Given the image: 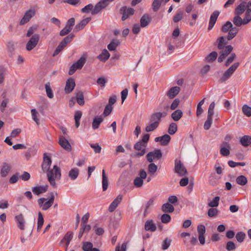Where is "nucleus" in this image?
I'll use <instances>...</instances> for the list:
<instances>
[{"label":"nucleus","mask_w":251,"mask_h":251,"mask_svg":"<svg viewBox=\"0 0 251 251\" xmlns=\"http://www.w3.org/2000/svg\"><path fill=\"white\" fill-rule=\"evenodd\" d=\"M102 190L103 191H106L108 186V177L106 176L104 170L102 171Z\"/></svg>","instance_id":"393cba45"},{"label":"nucleus","mask_w":251,"mask_h":251,"mask_svg":"<svg viewBox=\"0 0 251 251\" xmlns=\"http://www.w3.org/2000/svg\"><path fill=\"white\" fill-rule=\"evenodd\" d=\"M162 156V152L160 150L156 149L153 151L149 152L146 155L148 161L150 162H152L156 159H159Z\"/></svg>","instance_id":"1a4fd4ad"},{"label":"nucleus","mask_w":251,"mask_h":251,"mask_svg":"<svg viewBox=\"0 0 251 251\" xmlns=\"http://www.w3.org/2000/svg\"><path fill=\"white\" fill-rule=\"evenodd\" d=\"M248 180L247 177L244 176H240L236 178V182L239 185H245L247 183Z\"/></svg>","instance_id":"79ce46f5"},{"label":"nucleus","mask_w":251,"mask_h":251,"mask_svg":"<svg viewBox=\"0 0 251 251\" xmlns=\"http://www.w3.org/2000/svg\"><path fill=\"white\" fill-rule=\"evenodd\" d=\"M217 55L218 54L217 52L214 51H212L205 57V60L207 62H212L217 58Z\"/></svg>","instance_id":"a19ab883"},{"label":"nucleus","mask_w":251,"mask_h":251,"mask_svg":"<svg viewBox=\"0 0 251 251\" xmlns=\"http://www.w3.org/2000/svg\"><path fill=\"white\" fill-rule=\"evenodd\" d=\"M212 123V117L207 116V120H206L204 124V129L205 130L209 129L211 126Z\"/></svg>","instance_id":"5fc2aeb1"},{"label":"nucleus","mask_w":251,"mask_h":251,"mask_svg":"<svg viewBox=\"0 0 251 251\" xmlns=\"http://www.w3.org/2000/svg\"><path fill=\"white\" fill-rule=\"evenodd\" d=\"M94 10L93 5L92 4H89L81 9V11L82 13H88L90 11L91 12Z\"/></svg>","instance_id":"052dcab7"},{"label":"nucleus","mask_w":251,"mask_h":251,"mask_svg":"<svg viewBox=\"0 0 251 251\" xmlns=\"http://www.w3.org/2000/svg\"><path fill=\"white\" fill-rule=\"evenodd\" d=\"M154 199L153 198H152L149 200V201L147 202L146 207L144 210V215H146L148 213H149V208L150 206H151L154 201Z\"/></svg>","instance_id":"680f3d73"},{"label":"nucleus","mask_w":251,"mask_h":251,"mask_svg":"<svg viewBox=\"0 0 251 251\" xmlns=\"http://www.w3.org/2000/svg\"><path fill=\"white\" fill-rule=\"evenodd\" d=\"M233 48L231 45L226 46L223 49L221 50V53L223 54L226 57L232 50Z\"/></svg>","instance_id":"a18cd8bd"},{"label":"nucleus","mask_w":251,"mask_h":251,"mask_svg":"<svg viewBox=\"0 0 251 251\" xmlns=\"http://www.w3.org/2000/svg\"><path fill=\"white\" fill-rule=\"evenodd\" d=\"M91 20V18L87 17L81 21L75 27L76 31L81 30Z\"/></svg>","instance_id":"b1692460"},{"label":"nucleus","mask_w":251,"mask_h":251,"mask_svg":"<svg viewBox=\"0 0 251 251\" xmlns=\"http://www.w3.org/2000/svg\"><path fill=\"white\" fill-rule=\"evenodd\" d=\"M242 111L244 115L247 117L251 116V107L245 104L242 107Z\"/></svg>","instance_id":"c03bdc74"},{"label":"nucleus","mask_w":251,"mask_h":251,"mask_svg":"<svg viewBox=\"0 0 251 251\" xmlns=\"http://www.w3.org/2000/svg\"><path fill=\"white\" fill-rule=\"evenodd\" d=\"M51 164L50 158L44 154L43 162L42 164V168L44 173L48 172L50 171V168Z\"/></svg>","instance_id":"4468645a"},{"label":"nucleus","mask_w":251,"mask_h":251,"mask_svg":"<svg viewBox=\"0 0 251 251\" xmlns=\"http://www.w3.org/2000/svg\"><path fill=\"white\" fill-rule=\"evenodd\" d=\"M54 200V196L51 193L48 200L45 198H41L37 200L38 204L40 208L43 210L49 209L53 204Z\"/></svg>","instance_id":"20e7f679"},{"label":"nucleus","mask_w":251,"mask_h":251,"mask_svg":"<svg viewBox=\"0 0 251 251\" xmlns=\"http://www.w3.org/2000/svg\"><path fill=\"white\" fill-rule=\"evenodd\" d=\"M139 176L136 178L134 181V184L137 187H141V170L139 172Z\"/></svg>","instance_id":"774afa93"},{"label":"nucleus","mask_w":251,"mask_h":251,"mask_svg":"<svg viewBox=\"0 0 251 251\" xmlns=\"http://www.w3.org/2000/svg\"><path fill=\"white\" fill-rule=\"evenodd\" d=\"M114 0H100L97 3L92 12V15H96L104 9L108 4Z\"/></svg>","instance_id":"0eeeda50"},{"label":"nucleus","mask_w":251,"mask_h":251,"mask_svg":"<svg viewBox=\"0 0 251 251\" xmlns=\"http://www.w3.org/2000/svg\"><path fill=\"white\" fill-rule=\"evenodd\" d=\"M240 142L241 144L244 146L247 147L251 144V136L248 135H244L241 139Z\"/></svg>","instance_id":"bb28decb"},{"label":"nucleus","mask_w":251,"mask_h":251,"mask_svg":"<svg viewBox=\"0 0 251 251\" xmlns=\"http://www.w3.org/2000/svg\"><path fill=\"white\" fill-rule=\"evenodd\" d=\"M167 114L166 112H156L151 114L150 118V122H153L158 126L161 121V119L165 117Z\"/></svg>","instance_id":"f8f14e48"},{"label":"nucleus","mask_w":251,"mask_h":251,"mask_svg":"<svg viewBox=\"0 0 251 251\" xmlns=\"http://www.w3.org/2000/svg\"><path fill=\"white\" fill-rule=\"evenodd\" d=\"M145 229L147 231L154 232L156 230V226L152 220H148L145 224Z\"/></svg>","instance_id":"5701e85b"},{"label":"nucleus","mask_w":251,"mask_h":251,"mask_svg":"<svg viewBox=\"0 0 251 251\" xmlns=\"http://www.w3.org/2000/svg\"><path fill=\"white\" fill-rule=\"evenodd\" d=\"M177 129V125L175 123H172L169 126L168 132L170 134L173 135L176 132Z\"/></svg>","instance_id":"37998d69"},{"label":"nucleus","mask_w":251,"mask_h":251,"mask_svg":"<svg viewBox=\"0 0 251 251\" xmlns=\"http://www.w3.org/2000/svg\"><path fill=\"white\" fill-rule=\"evenodd\" d=\"M157 170V166L152 162L148 165V173L151 176H155Z\"/></svg>","instance_id":"2f4dec72"},{"label":"nucleus","mask_w":251,"mask_h":251,"mask_svg":"<svg viewBox=\"0 0 251 251\" xmlns=\"http://www.w3.org/2000/svg\"><path fill=\"white\" fill-rule=\"evenodd\" d=\"M233 26V25L232 23L229 22L227 21L226 23V24L223 26L222 27V31L224 32H226L228 31L229 30V29H231Z\"/></svg>","instance_id":"8fccbe9b"},{"label":"nucleus","mask_w":251,"mask_h":251,"mask_svg":"<svg viewBox=\"0 0 251 251\" xmlns=\"http://www.w3.org/2000/svg\"><path fill=\"white\" fill-rule=\"evenodd\" d=\"M239 63L236 62L232 65L224 74L222 77L221 78V80L223 82L228 79L232 75L233 73L237 69L239 66Z\"/></svg>","instance_id":"6e6552de"},{"label":"nucleus","mask_w":251,"mask_h":251,"mask_svg":"<svg viewBox=\"0 0 251 251\" xmlns=\"http://www.w3.org/2000/svg\"><path fill=\"white\" fill-rule=\"evenodd\" d=\"M39 41V35L38 34H34L29 39L26 45V49L27 50L30 51L34 48L37 45Z\"/></svg>","instance_id":"9d476101"},{"label":"nucleus","mask_w":251,"mask_h":251,"mask_svg":"<svg viewBox=\"0 0 251 251\" xmlns=\"http://www.w3.org/2000/svg\"><path fill=\"white\" fill-rule=\"evenodd\" d=\"M11 167L10 164L3 163L0 170V174L1 177H6L10 172Z\"/></svg>","instance_id":"2eb2a0df"},{"label":"nucleus","mask_w":251,"mask_h":251,"mask_svg":"<svg viewBox=\"0 0 251 251\" xmlns=\"http://www.w3.org/2000/svg\"><path fill=\"white\" fill-rule=\"evenodd\" d=\"M120 44V42L118 40H113L108 45L107 48L110 51H113L115 50Z\"/></svg>","instance_id":"72a5a7b5"},{"label":"nucleus","mask_w":251,"mask_h":251,"mask_svg":"<svg viewBox=\"0 0 251 251\" xmlns=\"http://www.w3.org/2000/svg\"><path fill=\"white\" fill-rule=\"evenodd\" d=\"M151 18L148 14H145L142 16V27L148 26L151 22Z\"/></svg>","instance_id":"58836bf2"},{"label":"nucleus","mask_w":251,"mask_h":251,"mask_svg":"<svg viewBox=\"0 0 251 251\" xmlns=\"http://www.w3.org/2000/svg\"><path fill=\"white\" fill-rule=\"evenodd\" d=\"M93 244L90 242H84L82 246V250L84 251H90L93 248Z\"/></svg>","instance_id":"603ef678"},{"label":"nucleus","mask_w":251,"mask_h":251,"mask_svg":"<svg viewBox=\"0 0 251 251\" xmlns=\"http://www.w3.org/2000/svg\"><path fill=\"white\" fill-rule=\"evenodd\" d=\"M240 15H236L233 19V24L237 26H240L242 25H244V19H242Z\"/></svg>","instance_id":"f704fd0d"},{"label":"nucleus","mask_w":251,"mask_h":251,"mask_svg":"<svg viewBox=\"0 0 251 251\" xmlns=\"http://www.w3.org/2000/svg\"><path fill=\"white\" fill-rule=\"evenodd\" d=\"M171 137L168 134H165L161 136V145L163 146L167 145L170 141Z\"/></svg>","instance_id":"de8ad7c7"},{"label":"nucleus","mask_w":251,"mask_h":251,"mask_svg":"<svg viewBox=\"0 0 251 251\" xmlns=\"http://www.w3.org/2000/svg\"><path fill=\"white\" fill-rule=\"evenodd\" d=\"M174 210V207L169 202L164 203L162 205V210L165 213H172Z\"/></svg>","instance_id":"c756f323"},{"label":"nucleus","mask_w":251,"mask_h":251,"mask_svg":"<svg viewBox=\"0 0 251 251\" xmlns=\"http://www.w3.org/2000/svg\"><path fill=\"white\" fill-rule=\"evenodd\" d=\"M236 249V246L234 243L232 241H228L226 245V249L228 251H233Z\"/></svg>","instance_id":"e2e57ef3"},{"label":"nucleus","mask_w":251,"mask_h":251,"mask_svg":"<svg viewBox=\"0 0 251 251\" xmlns=\"http://www.w3.org/2000/svg\"><path fill=\"white\" fill-rule=\"evenodd\" d=\"M222 145L223 147H221L220 149V153L224 156H228L230 153L229 150L230 148V145L227 142H224Z\"/></svg>","instance_id":"4be33fe9"},{"label":"nucleus","mask_w":251,"mask_h":251,"mask_svg":"<svg viewBox=\"0 0 251 251\" xmlns=\"http://www.w3.org/2000/svg\"><path fill=\"white\" fill-rule=\"evenodd\" d=\"M103 121V118L101 116H97L96 117L93 121L92 122V128L94 129H96L99 128L100 124Z\"/></svg>","instance_id":"a878e982"},{"label":"nucleus","mask_w":251,"mask_h":251,"mask_svg":"<svg viewBox=\"0 0 251 251\" xmlns=\"http://www.w3.org/2000/svg\"><path fill=\"white\" fill-rule=\"evenodd\" d=\"M245 13V16L243 18L244 25H247L251 22V0L248 2L242 1L235 9L236 15H241Z\"/></svg>","instance_id":"f257e3e1"},{"label":"nucleus","mask_w":251,"mask_h":251,"mask_svg":"<svg viewBox=\"0 0 251 251\" xmlns=\"http://www.w3.org/2000/svg\"><path fill=\"white\" fill-rule=\"evenodd\" d=\"M120 13L122 14V20L125 21L129 16L134 14V10L130 7L123 6L120 8Z\"/></svg>","instance_id":"9b49d317"},{"label":"nucleus","mask_w":251,"mask_h":251,"mask_svg":"<svg viewBox=\"0 0 251 251\" xmlns=\"http://www.w3.org/2000/svg\"><path fill=\"white\" fill-rule=\"evenodd\" d=\"M183 17V12L181 11H178L177 13L174 16L173 21L175 23H177L182 19Z\"/></svg>","instance_id":"09e8293b"},{"label":"nucleus","mask_w":251,"mask_h":251,"mask_svg":"<svg viewBox=\"0 0 251 251\" xmlns=\"http://www.w3.org/2000/svg\"><path fill=\"white\" fill-rule=\"evenodd\" d=\"M246 234L243 232H238L236 235V238L238 242L241 243L245 239Z\"/></svg>","instance_id":"bf43d9fd"},{"label":"nucleus","mask_w":251,"mask_h":251,"mask_svg":"<svg viewBox=\"0 0 251 251\" xmlns=\"http://www.w3.org/2000/svg\"><path fill=\"white\" fill-rule=\"evenodd\" d=\"M219 14L220 12L218 11H215L211 14L208 27V30H210L213 27Z\"/></svg>","instance_id":"dca6fc26"},{"label":"nucleus","mask_w":251,"mask_h":251,"mask_svg":"<svg viewBox=\"0 0 251 251\" xmlns=\"http://www.w3.org/2000/svg\"><path fill=\"white\" fill-rule=\"evenodd\" d=\"M82 112L80 111H77L75 113L74 119L75 121V126L78 128L79 126V121L82 117Z\"/></svg>","instance_id":"e433bc0d"},{"label":"nucleus","mask_w":251,"mask_h":251,"mask_svg":"<svg viewBox=\"0 0 251 251\" xmlns=\"http://www.w3.org/2000/svg\"><path fill=\"white\" fill-rule=\"evenodd\" d=\"M75 85V82L74 79L72 78L68 79L65 87V91L66 93H71L74 89Z\"/></svg>","instance_id":"f3484780"},{"label":"nucleus","mask_w":251,"mask_h":251,"mask_svg":"<svg viewBox=\"0 0 251 251\" xmlns=\"http://www.w3.org/2000/svg\"><path fill=\"white\" fill-rule=\"evenodd\" d=\"M172 240L168 238H166L163 241V243L162 244V249L163 250H166L169 248V247L171 245Z\"/></svg>","instance_id":"3c124183"},{"label":"nucleus","mask_w":251,"mask_h":251,"mask_svg":"<svg viewBox=\"0 0 251 251\" xmlns=\"http://www.w3.org/2000/svg\"><path fill=\"white\" fill-rule=\"evenodd\" d=\"M174 171L180 176H183L187 174L186 168L181 161L178 159L175 160Z\"/></svg>","instance_id":"423d86ee"},{"label":"nucleus","mask_w":251,"mask_h":251,"mask_svg":"<svg viewBox=\"0 0 251 251\" xmlns=\"http://www.w3.org/2000/svg\"><path fill=\"white\" fill-rule=\"evenodd\" d=\"M220 197H215L213 200L208 203V205L211 207H215L218 206L219 203Z\"/></svg>","instance_id":"49530a36"},{"label":"nucleus","mask_w":251,"mask_h":251,"mask_svg":"<svg viewBox=\"0 0 251 251\" xmlns=\"http://www.w3.org/2000/svg\"><path fill=\"white\" fill-rule=\"evenodd\" d=\"M35 15V10L32 8H30L25 12L23 18L20 21V25H23L27 23L31 18L34 16Z\"/></svg>","instance_id":"ddd939ff"},{"label":"nucleus","mask_w":251,"mask_h":251,"mask_svg":"<svg viewBox=\"0 0 251 251\" xmlns=\"http://www.w3.org/2000/svg\"><path fill=\"white\" fill-rule=\"evenodd\" d=\"M59 144L64 150L67 151H71V146L68 141L64 137L59 138Z\"/></svg>","instance_id":"6ab92c4d"},{"label":"nucleus","mask_w":251,"mask_h":251,"mask_svg":"<svg viewBox=\"0 0 251 251\" xmlns=\"http://www.w3.org/2000/svg\"><path fill=\"white\" fill-rule=\"evenodd\" d=\"M122 200V196L119 195L110 204L108 210L109 212H113L117 208Z\"/></svg>","instance_id":"aec40b11"},{"label":"nucleus","mask_w":251,"mask_h":251,"mask_svg":"<svg viewBox=\"0 0 251 251\" xmlns=\"http://www.w3.org/2000/svg\"><path fill=\"white\" fill-rule=\"evenodd\" d=\"M73 233L70 232H68L65 235L64 237L63 238V240L60 242V244H62V242L63 241H65L66 242V248H68L70 241L73 238Z\"/></svg>","instance_id":"c9c22d12"},{"label":"nucleus","mask_w":251,"mask_h":251,"mask_svg":"<svg viewBox=\"0 0 251 251\" xmlns=\"http://www.w3.org/2000/svg\"><path fill=\"white\" fill-rule=\"evenodd\" d=\"M74 35L72 34L69 35L64 38V39L59 43L53 53V56H55L60 52L66 45L71 42Z\"/></svg>","instance_id":"39448f33"},{"label":"nucleus","mask_w":251,"mask_h":251,"mask_svg":"<svg viewBox=\"0 0 251 251\" xmlns=\"http://www.w3.org/2000/svg\"><path fill=\"white\" fill-rule=\"evenodd\" d=\"M44 218L42 213L39 212L38 214V221H37V231H40L41 229L42 226L44 224Z\"/></svg>","instance_id":"4c0bfd02"},{"label":"nucleus","mask_w":251,"mask_h":251,"mask_svg":"<svg viewBox=\"0 0 251 251\" xmlns=\"http://www.w3.org/2000/svg\"><path fill=\"white\" fill-rule=\"evenodd\" d=\"M162 0H154L152 3V8L154 11H156L159 8Z\"/></svg>","instance_id":"13d9d810"},{"label":"nucleus","mask_w":251,"mask_h":251,"mask_svg":"<svg viewBox=\"0 0 251 251\" xmlns=\"http://www.w3.org/2000/svg\"><path fill=\"white\" fill-rule=\"evenodd\" d=\"M87 54L83 53L80 58L74 63L70 68L69 75H72L77 70H80L86 62Z\"/></svg>","instance_id":"7ed1b4c3"},{"label":"nucleus","mask_w":251,"mask_h":251,"mask_svg":"<svg viewBox=\"0 0 251 251\" xmlns=\"http://www.w3.org/2000/svg\"><path fill=\"white\" fill-rule=\"evenodd\" d=\"M158 126L156 124L153 122H151V124L146 127L145 130L146 132H151L154 130Z\"/></svg>","instance_id":"4d7b16f0"},{"label":"nucleus","mask_w":251,"mask_h":251,"mask_svg":"<svg viewBox=\"0 0 251 251\" xmlns=\"http://www.w3.org/2000/svg\"><path fill=\"white\" fill-rule=\"evenodd\" d=\"M109 57V53L106 49H104L102 51L101 53L98 55V58L102 62H105Z\"/></svg>","instance_id":"7c9ffc66"},{"label":"nucleus","mask_w":251,"mask_h":251,"mask_svg":"<svg viewBox=\"0 0 251 251\" xmlns=\"http://www.w3.org/2000/svg\"><path fill=\"white\" fill-rule=\"evenodd\" d=\"M218 213V210L215 208H211L208 209L207 211L208 216L209 217L212 218L217 216Z\"/></svg>","instance_id":"864d4df0"},{"label":"nucleus","mask_w":251,"mask_h":251,"mask_svg":"<svg viewBox=\"0 0 251 251\" xmlns=\"http://www.w3.org/2000/svg\"><path fill=\"white\" fill-rule=\"evenodd\" d=\"M171 218L170 215L167 213L163 214L161 217V220L163 223L167 224L170 222Z\"/></svg>","instance_id":"6e6d98bb"},{"label":"nucleus","mask_w":251,"mask_h":251,"mask_svg":"<svg viewBox=\"0 0 251 251\" xmlns=\"http://www.w3.org/2000/svg\"><path fill=\"white\" fill-rule=\"evenodd\" d=\"M48 189V186H37L32 188V191L34 194L39 195L42 193L46 192Z\"/></svg>","instance_id":"412c9836"},{"label":"nucleus","mask_w":251,"mask_h":251,"mask_svg":"<svg viewBox=\"0 0 251 251\" xmlns=\"http://www.w3.org/2000/svg\"><path fill=\"white\" fill-rule=\"evenodd\" d=\"M238 29L237 27H233L230 29L226 37L227 40H230L233 39L237 34Z\"/></svg>","instance_id":"ea45409f"},{"label":"nucleus","mask_w":251,"mask_h":251,"mask_svg":"<svg viewBox=\"0 0 251 251\" xmlns=\"http://www.w3.org/2000/svg\"><path fill=\"white\" fill-rule=\"evenodd\" d=\"M228 165L231 167L234 168L237 166H244L245 165V162H235L233 161L230 160L228 161Z\"/></svg>","instance_id":"338daca9"},{"label":"nucleus","mask_w":251,"mask_h":251,"mask_svg":"<svg viewBox=\"0 0 251 251\" xmlns=\"http://www.w3.org/2000/svg\"><path fill=\"white\" fill-rule=\"evenodd\" d=\"M79 175V170L76 168L72 169L69 172L68 176L72 180H75Z\"/></svg>","instance_id":"473e14b6"},{"label":"nucleus","mask_w":251,"mask_h":251,"mask_svg":"<svg viewBox=\"0 0 251 251\" xmlns=\"http://www.w3.org/2000/svg\"><path fill=\"white\" fill-rule=\"evenodd\" d=\"M113 108V106L106 105L103 112V116L104 117L108 116L111 113Z\"/></svg>","instance_id":"0e129e2a"},{"label":"nucleus","mask_w":251,"mask_h":251,"mask_svg":"<svg viewBox=\"0 0 251 251\" xmlns=\"http://www.w3.org/2000/svg\"><path fill=\"white\" fill-rule=\"evenodd\" d=\"M219 43L218 44V49L219 50H222L225 48V46L227 44V39L226 37L222 36L218 39Z\"/></svg>","instance_id":"c85d7f7f"},{"label":"nucleus","mask_w":251,"mask_h":251,"mask_svg":"<svg viewBox=\"0 0 251 251\" xmlns=\"http://www.w3.org/2000/svg\"><path fill=\"white\" fill-rule=\"evenodd\" d=\"M61 176L60 168L57 165H54L53 168L47 173V177L50 184L53 187L56 186L55 179H60Z\"/></svg>","instance_id":"f03ea898"},{"label":"nucleus","mask_w":251,"mask_h":251,"mask_svg":"<svg viewBox=\"0 0 251 251\" xmlns=\"http://www.w3.org/2000/svg\"><path fill=\"white\" fill-rule=\"evenodd\" d=\"M15 219L17 221V226L21 230H24L25 227V220L24 216L20 214L15 216Z\"/></svg>","instance_id":"a211bd4d"},{"label":"nucleus","mask_w":251,"mask_h":251,"mask_svg":"<svg viewBox=\"0 0 251 251\" xmlns=\"http://www.w3.org/2000/svg\"><path fill=\"white\" fill-rule=\"evenodd\" d=\"M180 90L178 86H175L171 88L167 94H178Z\"/></svg>","instance_id":"69168bd1"},{"label":"nucleus","mask_w":251,"mask_h":251,"mask_svg":"<svg viewBox=\"0 0 251 251\" xmlns=\"http://www.w3.org/2000/svg\"><path fill=\"white\" fill-rule=\"evenodd\" d=\"M182 115V111L180 109H177L172 113L171 117L174 121H178L181 119Z\"/></svg>","instance_id":"cd10ccee"}]
</instances>
